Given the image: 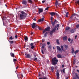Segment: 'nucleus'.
<instances>
[{
	"instance_id": "423d86ee",
	"label": "nucleus",
	"mask_w": 79,
	"mask_h": 79,
	"mask_svg": "<svg viewBox=\"0 0 79 79\" xmlns=\"http://www.w3.org/2000/svg\"><path fill=\"white\" fill-rule=\"evenodd\" d=\"M55 5L56 6V8H58V6H59V5H61V4L60 3H59L58 1L57 0H56Z\"/></svg>"
},
{
	"instance_id": "bf43d9fd",
	"label": "nucleus",
	"mask_w": 79,
	"mask_h": 79,
	"mask_svg": "<svg viewBox=\"0 0 79 79\" xmlns=\"http://www.w3.org/2000/svg\"><path fill=\"white\" fill-rule=\"evenodd\" d=\"M77 35H75V39H76V38H77Z\"/></svg>"
},
{
	"instance_id": "de8ad7c7",
	"label": "nucleus",
	"mask_w": 79,
	"mask_h": 79,
	"mask_svg": "<svg viewBox=\"0 0 79 79\" xmlns=\"http://www.w3.org/2000/svg\"><path fill=\"white\" fill-rule=\"evenodd\" d=\"M34 48V46H31V49H33Z\"/></svg>"
},
{
	"instance_id": "69168bd1",
	"label": "nucleus",
	"mask_w": 79,
	"mask_h": 79,
	"mask_svg": "<svg viewBox=\"0 0 79 79\" xmlns=\"http://www.w3.org/2000/svg\"><path fill=\"white\" fill-rule=\"evenodd\" d=\"M39 79H43V78H41V77H40L39 78Z\"/></svg>"
},
{
	"instance_id": "37998d69",
	"label": "nucleus",
	"mask_w": 79,
	"mask_h": 79,
	"mask_svg": "<svg viewBox=\"0 0 79 79\" xmlns=\"http://www.w3.org/2000/svg\"><path fill=\"white\" fill-rule=\"evenodd\" d=\"M28 1L30 2V3H32V1L31 0H28Z\"/></svg>"
},
{
	"instance_id": "09e8293b",
	"label": "nucleus",
	"mask_w": 79,
	"mask_h": 79,
	"mask_svg": "<svg viewBox=\"0 0 79 79\" xmlns=\"http://www.w3.org/2000/svg\"><path fill=\"white\" fill-rule=\"evenodd\" d=\"M47 45H50V43L49 42H47Z\"/></svg>"
},
{
	"instance_id": "20e7f679",
	"label": "nucleus",
	"mask_w": 79,
	"mask_h": 79,
	"mask_svg": "<svg viewBox=\"0 0 79 79\" xmlns=\"http://www.w3.org/2000/svg\"><path fill=\"white\" fill-rule=\"evenodd\" d=\"M56 26H55V28L52 29V31L50 32V34L51 35H53V33L55 32V31H56Z\"/></svg>"
},
{
	"instance_id": "a19ab883",
	"label": "nucleus",
	"mask_w": 79,
	"mask_h": 79,
	"mask_svg": "<svg viewBox=\"0 0 79 79\" xmlns=\"http://www.w3.org/2000/svg\"><path fill=\"white\" fill-rule=\"evenodd\" d=\"M31 35H34V33L32 32H31Z\"/></svg>"
},
{
	"instance_id": "b1692460",
	"label": "nucleus",
	"mask_w": 79,
	"mask_h": 79,
	"mask_svg": "<svg viewBox=\"0 0 79 79\" xmlns=\"http://www.w3.org/2000/svg\"><path fill=\"white\" fill-rule=\"evenodd\" d=\"M51 71H52V72H53V71H54V67L53 66L51 67Z\"/></svg>"
},
{
	"instance_id": "0e129e2a",
	"label": "nucleus",
	"mask_w": 79,
	"mask_h": 79,
	"mask_svg": "<svg viewBox=\"0 0 79 79\" xmlns=\"http://www.w3.org/2000/svg\"><path fill=\"white\" fill-rule=\"evenodd\" d=\"M73 79H77V78H76V77H73Z\"/></svg>"
},
{
	"instance_id": "a878e982",
	"label": "nucleus",
	"mask_w": 79,
	"mask_h": 79,
	"mask_svg": "<svg viewBox=\"0 0 79 79\" xmlns=\"http://www.w3.org/2000/svg\"><path fill=\"white\" fill-rule=\"evenodd\" d=\"M56 42L57 44H60V42L58 39L56 40Z\"/></svg>"
},
{
	"instance_id": "ea45409f",
	"label": "nucleus",
	"mask_w": 79,
	"mask_h": 79,
	"mask_svg": "<svg viewBox=\"0 0 79 79\" xmlns=\"http://www.w3.org/2000/svg\"><path fill=\"white\" fill-rule=\"evenodd\" d=\"M50 8V7H46L45 9V10H48L49 8Z\"/></svg>"
},
{
	"instance_id": "cd10ccee",
	"label": "nucleus",
	"mask_w": 79,
	"mask_h": 79,
	"mask_svg": "<svg viewBox=\"0 0 79 79\" xmlns=\"http://www.w3.org/2000/svg\"><path fill=\"white\" fill-rule=\"evenodd\" d=\"M9 42L11 44H13V43H14V41H9Z\"/></svg>"
},
{
	"instance_id": "6e6d98bb",
	"label": "nucleus",
	"mask_w": 79,
	"mask_h": 79,
	"mask_svg": "<svg viewBox=\"0 0 79 79\" xmlns=\"http://www.w3.org/2000/svg\"><path fill=\"white\" fill-rule=\"evenodd\" d=\"M42 2L43 3H44V2H45V0L42 1Z\"/></svg>"
},
{
	"instance_id": "e433bc0d",
	"label": "nucleus",
	"mask_w": 79,
	"mask_h": 79,
	"mask_svg": "<svg viewBox=\"0 0 79 79\" xmlns=\"http://www.w3.org/2000/svg\"><path fill=\"white\" fill-rule=\"evenodd\" d=\"M68 15H69L68 12H67L66 13V15H65L66 17H68Z\"/></svg>"
},
{
	"instance_id": "473e14b6",
	"label": "nucleus",
	"mask_w": 79,
	"mask_h": 79,
	"mask_svg": "<svg viewBox=\"0 0 79 79\" xmlns=\"http://www.w3.org/2000/svg\"><path fill=\"white\" fill-rule=\"evenodd\" d=\"M57 50H61V48H60L59 46L57 47Z\"/></svg>"
},
{
	"instance_id": "338daca9",
	"label": "nucleus",
	"mask_w": 79,
	"mask_h": 79,
	"mask_svg": "<svg viewBox=\"0 0 79 79\" xmlns=\"http://www.w3.org/2000/svg\"><path fill=\"white\" fill-rule=\"evenodd\" d=\"M77 72H78L79 73V70H77Z\"/></svg>"
},
{
	"instance_id": "a18cd8bd",
	"label": "nucleus",
	"mask_w": 79,
	"mask_h": 79,
	"mask_svg": "<svg viewBox=\"0 0 79 79\" xmlns=\"http://www.w3.org/2000/svg\"><path fill=\"white\" fill-rule=\"evenodd\" d=\"M76 3H77V4H78V5H79V0L78 1H77L76 2Z\"/></svg>"
},
{
	"instance_id": "6ab92c4d",
	"label": "nucleus",
	"mask_w": 79,
	"mask_h": 79,
	"mask_svg": "<svg viewBox=\"0 0 79 79\" xmlns=\"http://www.w3.org/2000/svg\"><path fill=\"white\" fill-rule=\"evenodd\" d=\"M36 27H37V28H38L39 30H42V28L41 27H39L38 26H36Z\"/></svg>"
},
{
	"instance_id": "e2e57ef3",
	"label": "nucleus",
	"mask_w": 79,
	"mask_h": 79,
	"mask_svg": "<svg viewBox=\"0 0 79 79\" xmlns=\"http://www.w3.org/2000/svg\"><path fill=\"white\" fill-rule=\"evenodd\" d=\"M57 68H58V67H57V66H56L55 67V69H57Z\"/></svg>"
},
{
	"instance_id": "4468645a",
	"label": "nucleus",
	"mask_w": 79,
	"mask_h": 79,
	"mask_svg": "<svg viewBox=\"0 0 79 79\" xmlns=\"http://www.w3.org/2000/svg\"><path fill=\"white\" fill-rule=\"evenodd\" d=\"M22 4L23 5H26L27 4V1L26 0H23V1L22 2Z\"/></svg>"
},
{
	"instance_id": "864d4df0",
	"label": "nucleus",
	"mask_w": 79,
	"mask_h": 79,
	"mask_svg": "<svg viewBox=\"0 0 79 79\" xmlns=\"http://www.w3.org/2000/svg\"><path fill=\"white\" fill-rule=\"evenodd\" d=\"M45 42V39H43L42 40V42Z\"/></svg>"
},
{
	"instance_id": "9b49d317",
	"label": "nucleus",
	"mask_w": 79,
	"mask_h": 79,
	"mask_svg": "<svg viewBox=\"0 0 79 79\" xmlns=\"http://www.w3.org/2000/svg\"><path fill=\"white\" fill-rule=\"evenodd\" d=\"M36 23H33L32 25V27L33 29H34L35 27H36V26H37V25H36Z\"/></svg>"
},
{
	"instance_id": "ddd939ff",
	"label": "nucleus",
	"mask_w": 79,
	"mask_h": 79,
	"mask_svg": "<svg viewBox=\"0 0 79 79\" xmlns=\"http://www.w3.org/2000/svg\"><path fill=\"white\" fill-rule=\"evenodd\" d=\"M57 57L58 58H62L63 56L60 54H58L57 55Z\"/></svg>"
},
{
	"instance_id": "f8f14e48",
	"label": "nucleus",
	"mask_w": 79,
	"mask_h": 79,
	"mask_svg": "<svg viewBox=\"0 0 79 79\" xmlns=\"http://www.w3.org/2000/svg\"><path fill=\"white\" fill-rule=\"evenodd\" d=\"M49 14L50 15H51V16L53 17V16L55 15V12H50L49 13Z\"/></svg>"
},
{
	"instance_id": "0eeeda50",
	"label": "nucleus",
	"mask_w": 79,
	"mask_h": 79,
	"mask_svg": "<svg viewBox=\"0 0 79 79\" xmlns=\"http://www.w3.org/2000/svg\"><path fill=\"white\" fill-rule=\"evenodd\" d=\"M25 58H30L31 57V56L29 54L25 53Z\"/></svg>"
},
{
	"instance_id": "603ef678",
	"label": "nucleus",
	"mask_w": 79,
	"mask_h": 79,
	"mask_svg": "<svg viewBox=\"0 0 79 79\" xmlns=\"http://www.w3.org/2000/svg\"><path fill=\"white\" fill-rule=\"evenodd\" d=\"M76 27H77V28H78V27H79V24L78 25H77V26H76Z\"/></svg>"
},
{
	"instance_id": "13d9d810",
	"label": "nucleus",
	"mask_w": 79,
	"mask_h": 79,
	"mask_svg": "<svg viewBox=\"0 0 79 79\" xmlns=\"http://www.w3.org/2000/svg\"><path fill=\"white\" fill-rule=\"evenodd\" d=\"M77 14L74 13V14H73V16H76V15Z\"/></svg>"
},
{
	"instance_id": "412c9836",
	"label": "nucleus",
	"mask_w": 79,
	"mask_h": 79,
	"mask_svg": "<svg viewBox=\"0 0 79 79\" xmlns=\"http://www.w3.org/2000/svg\"><path fill=\"white\" fill-rule=\"evenodd\" d=\"M34 59H33V61H37V57H34Z\"/></svg>"
},
{
	"instance_id": "f3484780",
	"label": "nucleus",
	"mask_w": 79,
	"mask_h": 79,
	"mask_svg": "<svg viewBox=\"0 0 79 79\" xmlns=\"http://www.w3.org/2000/svg\"><path fill=\"white\" fill-rule=\"evenodd\" d=\"M10 55L12 57L15 58V54H14L12 52H11L10 53Z\"/></svg>"
},
{
	"instance_id": "f03ea898",
	"label": "nucleus",
	"mask_w": 79,
	"mask_h": 79,
	"mask_svg": "<svg viewBox=\"0 0 79 79\" xmlns=\"http://www.w3.org/2000/svg\"><path fill=\"white\" fill-rule=\"evenodd\" d=\"M58 62V60L56 59V57H54L52 59V65H56Z\"/></svg>"
},
{
	"instance_id": "9d476101",
	"label": "nucleus",
	"mask_w": 79,
	"mask_h": 79,
	"mask_svg": "<svg viewBox=\"0 0 79 79\" xmlns=\"http://www.w3.org/2000/svg\"><path fill=\"white\" fill-rule=\"evenodd\" d=\"M57 52L58 53H62L63 52H64V50H57Z\"/></svg>"
},
{
	"instance_id": "f704fd0d",
	"label": "nucleus",
	"mask_w": 79,
	"mask_h": 79,
	"mask_svg": "<svg viewBox=\"0 0 79 79\" xmlns=\"http://www.w3.org/2000/svg\"><path fill=\"white\" fill-rule=\"evenodd\" d=\"M55 15H56V16H57V17H59V16H59V15L56 12L55 13Z\"/></svg>"
},
{
	"instance_id": "49530a36",
	"label": "nucleus",
	"mask_w": 79,
	"mask_h": 79,
	"mask_svg": "<svg viewBox=\"0 0 79 79\" xmlns=\"http://www.w3.org/2000/svg\"><path fill=\"white\" fill-rule=\"evenodd\" d=\"M68 40L69 42H70L71 41V38H69Z\"/></svg>"
},
{
	"instance_id": "6e6552de",
	"label": "nucleus",
	"mask_w": 79,
	"mask_h": 79,
	"mask_svg": "<svg viewBox=\"0 0 79 79\" xmlns=\"http://www.w3.org/2000/svg\"><path fill=\"white\" fill-rule=\"evenodd\" d=\"M56 76L57 77V79H60V71L59 70H57Z\"/></svg>"
},
{
	"instance_id": "c9c22d12",
	"label": "nucleus",
	"mask_w": 79,
	"mask_h": 79,
	"mask_svg": "<svg viewBox=\"0 0 79 79\" xmlns=\"http://www.w3.org/2000/svg\"><path fill=\"white\" fill-rule=\"evenodd\" d=\"M74 50H72V53H73V55H74Z\"/></svg>"
},
{
	"instance_id": "39448f33",
	"label": "nucleus",
	"mask_w": 79,
	"mask_h": 79,
	"mask_svg": "<svg viewBox=\"0 0 79 79\" xmlns=\"http://www.w3.org/2000/svg\"><path fill=\"white\" fill-rule=\"evenodd\" d=\"M50 27H47L46 28H45L44 30V31L43 32V34H44L45 32H46V31H50Z\"/></svg>"
},
{
	"instance_id": "1a4fd4ad",
	"label": "nucleus",
	"mask_w": 79,
	"mask_h": 79,
	"mask_svg": "<svg viewBox=\"0 0 79 79\" xmlns=\"http://www.w3.org/2000/svg\"><path fill=\"white\" fill-rule=\"evenodd\" d=\"M38 12H39V14H40L41 13H42L43 12V11L44 10H43V9L42 8H38Z\"/></svg>"
},
{
	"instance_id": "c85d7f7f",
	"label": "nucleus",
	"mask_w": 79,
	"mask_h": 79,
	"mask_svg": "<svg viewBox=\"0 0 79 79\" xmlns=\"http://www.w3.org/2000/svg\"><path fill=\"white\" fill-rule=\"evenodd\" d=\"M45 44H43L42 45V48L43 49H44L45 48Z\"/></svg>"
},
{
	"instance_id": "4d7b16f0",
	"label": "nucleus",
	"mask_w": 79,
	"mask_h": 79,
	"mask_svg": "<svg viewBox=\"0 0 79 79\" xmlns=\"http://www.w3.org/2000/svg\"><path fill=\"white\" fill-rule=\"evenodd\" d=\"M64 71H65V69H63L62 70V71H63V73H65Z\"/></svg>"
},
{
	"instance_id": "f257e3e1",
	"label": "nucleus",
	"mask_w": 79,
	"mask_h": 79,
	"mask_svg": "<svg viewBox=\"0 0 79 79\" xmlns=\"http://www.w3.org/2000/svg\"><path fill=\"white\" fill-rule=\"evenodd\" d=\"M20 18L21 19H25L26 18L27 16V13H25L23 11H22L20 12Z\"/></svg>"
},
{
	"instance_id": "2eb2a0df",
	"label": "nucleus",
	"mask_w": 79,
	"mask_h": 79,
	"mask_svg": "<svg viewBox=\"0 0 79 79\" xmlns=\"http://www.w3.org/2000/svg\"><path fill=\"white\" fill-rule=\"evenodd\" d=\"M75 32V29H71L70 31V32L71 33V34H72V33H74Z\"/></svg>"
},
{
	"instance_id": "72a5a7b5",
	"label": "nucleus",
	"mask_w": 79,
	"mask_h": 79,
	"mask_svg": "<svg viewBox=\"0 0 79 79\" xmlns=\"http://www.w3.org/2000/svg\"><path fill=\"white\" fill-rule=\"evenodd\" d=\"M53 17L52 16L51 17V22H52L53 21Z\"/></svg>"
},
{
	"instance_id": "7c9ffc66",
	"label": "nucleus",
	"mask_w": 79,
	"mask_h": 79,
	"mask_svg": "<svg viewBox=\"0 0 79 79\" xmlns=\"http://www.w3.org/2000/svg\"><path fill=\"white\" fill-rule=\"evenodd\" d=\"M64 48H65L67 49L68 48V46L67 45H64Z\"/></svg>"
},
{
	"instance_id": "5fc2aeb1",
	"label": "nucleus",
	"mask_w": 79,
	"mask_h": 79,
	"mask_svg": "<svg viewBox=\"0 0 79 79\" xmlns=\"http://www.w3.org/2000/svg\"><path fill=\"white\" fill-rule=\"evenodd\" d=\"M60 26V24H57V27H59V26Z\"/></svg>"
},
{
	"instance_id": "c03bdc74",
	"label": "nucleus",
	"mask_w": 79,
	"mask_h": 79,
	"mask_svg": "<svg viewBox=\"0 0 79 79\" xmlns=\"http://www.w3.org/2000/svg\"><path fill=\"white\" fill-rule=\"evenodd\" d=\"M35 52L34 53V54L33 55L34 56V58H35L36 57V55H35Z\"/></svg>"
},
{
	"instance_id": "a211bd4d",
	"label": "nucleus",
	"mask_w": 79,
	"mask_h": 79,
	"mask_svg": "<svg viewBox=\"0 0 79 79\" xmlns=\"http://www.w3.org/2000/svg\"><path fill=\"white\" fill-rule=\"evenodd\" d=\"M67 39H68V38L66 36H64L63 38V40H67Z\"/></svg>"
},
{
	"instance_id": "aec40b11",
	"label": "nucleus",
	"mask_w": 79,
	"mask_h": 79,
	"mask_svg": "<svg viewBox=\"0 0 79 79\" xmlns=\"http://www.w3.org/2000/svg\"><path fill=\"white\" fill-rule=\"evenodd\" d=\"M25 41H27L28 40V38L27 36H25L24 38Z\"/></svg>"
},
{
	"instance_id": "79ce46f5",
	"label": "nucleus",
	"mask_w": 79,
	"mask_h": 79,
	"mask_svg": "<svg viewBox=\"0 0 79 79\" xmlns=\"http://www.w3.org/2000/svg\"><path fill=\"white\" fill-rule=\"evenodd\" d=\"M73 41H74V40H73V39H72L70 41V43H71V44H72L73 43Z\"/></svg>"
},
{
	"instance_id": "052dcab7",
	"label": "nucleus",
	"mask_w": 79,
	"mask_h": 79,
	"mask_svg": "<svg viewBox=\"0 0 79 79\" xmlns=\"http://www.w3.org/2000/svg\"><path fill=\"white\" fill-rule=\"evenodd\" d=\"M15 38H16H16H17V37H18V35H15Z\"/></svg>"
},
{
	"instance_id": "bb28decb",
	"label": "nucleus",
	"mask_w": 79,
	"mask_h": 79,
	"mask_svg": "<svg viewBox=\"0 0 79 79\" xmlns=\"http://www.w3.org/2000/svg\"><path fill=\"white\" fill-rule=\"evenodd\" d=\"M44 51H46V50H41V53L42 54H44Z\"/></svg>"
},
{
	"instance_id": "58836bf2",
	"label": "nucleus",
	"mask_w": 79,
	"mask_h": 79,
	"mask_svg": "<svg viewBox=\"0 0 79 79\" xmlns=\"http://www.w3.org/2000/svg\"><path fill=\"white\" fill-rule=\"evenodd\" d=\"M9 39L10 40H13V37H12V36H11L10 38H9Z\"/></svg>"
},
{
	"instance_id": "5701e85b",
	"label": "nucleus",
	"mask_w": 79,
	"mask_h": 79,
	"mask_svg": "<svg viewBox=\"0 0 79 79\" xmlns=\"http://www.w3.org/2000/svg\"><path fill=\"white\" fill-rule=\"evenodd\" d=\"M51 24H52V26L53 27V26H55V23L54 22H53V21L51 22Z\"/></svg>"
},
{
	"instance_id": "c756f323",
	"label": "nucleus",
	"mask_w": 79,
	"mask_h": 79,
	"mask_svg": "<svg viewBox=\"0 0 79 79\" xmlns=\"http://www.w3.org/2000/svg\"><path fill=\"white\" fill-rule=\"evenodd\" d=\"M52 46H51V45H50L48 46V48H49V49L52 50Z\"/></svg>"
},
{
	"instance_id": "393cba45",
	"label": "nucleus",
	"mask_w": 79,
	"mask_h": 79,
	"mask_svg": "<svg viewBox=\"0 0 79 79\" xmlns=\"http://www.w3.org/2000/svg\"><path fill=\"white\" fill-rule=\"evenodd\" d=\"M78 52H79L78 50H77L75 51L74 53V54H75V55H76V53H78Z\"/></svg>"
},
{
	"instance_id": "3c124183",
	"label": "nucleus",
	"mask_w": 79,
	"mask_h": 79,
	"mask_svg": "<svg viewBox=\"0 0 79 79\" xmlns=\"http://www.w3.org/2000/svg\"><path fill=\"white\" fill-rule=\"evenodd\" d=\"M61 47L62 50H63V46L61 45Z\"/></svg>"
},
{
	"instance_id": "4c0bfd02",
	"label": "nucleus",
	"mask_w": 79,
	"mask_h": 79,
	"mask_svg": "<svg viewBox=\"0 0 79 79\" xmlns=\"http://www.w3.org/2000/svg\"><path fill=\"white\" fill-rule=\"evenodd\" d=\"M14 62H16V61H17V60L16 59H14L13 60Z\"/></svg>"
},
{
	"instance_id": "7ed1b4c3",
	"label": "nucleus",
	"mask_w": 79,
	"mask_h": 79,
	"mask_svg": "<svg viewBox=\"0 0 79 79\" xmlns=\"http://www.w3.org/2000/svg\"><path fill=\"white\" fill-rule=\"evenodd\" d=\"M2 19L4 20V22L3 21V25L4 26H6V24H7V23H8V22H7V21L6 20H8L7 19H6L5 18V16H4Z\"/></svg>"
},
{
	"instance_id": "774afa93",
	"label": "nucleus",
	"mask_w": 79,
	"mask_h": 79,
	"mask_svg": "<svg viewBox=\"0 0 79 79\" xmlns=\"http://www.w3.org/2000/svg\"><path fill=\"white\" fill-rule=\"evenodd\" d=\"M77 77V79H79V76Z\"/></svg>"
},
{
	"instance_id": "680f3d73",
	"label": "nucleus",
	"mask_w": 79,
	"mask_h": 79,
	"mask_svg": "<svg viewBox=\"0 0 79 79\" xmlns=\"http://www.w3.org/2000/svg\"><path fill=\"white\" fill-rule=\"evenodd\" d=\"M43 79H47V77H44L43 78Z\"/></svg>"
},
{
	"instance_id": "dca6fc26",
	"label": "nucleus",
	"mask_w": 79,
	"mask_h": 79,
	"mask_svg": "<svg viewBox=\"0 0 79 79\" xmlns=\"http://www.w3.org/2000/svg\"><path fill=\"white\" fill-rule=\"evenodd\" d=\"M44 20V18H42V19H41L39 20L38 22L39 23H40V22H41V21H42V22H43Z\"/></svg>"
},
{
	"instance_id": "8fccbe9b",
	"label": "nucleus",
	"mask_w": 79,
	"mask_h": 79,
	"mask_svg": "<svg viewBox=\"0 0 79 79\" xmlns=\"http://www.w3.org/2000/svg\"><path fill=\"white\" fill-rule=\"evenodd\" d=\"M31 46H33L34 45V44L32 43H31V44H30Z\"/></svg>"
},
{
	"instance_id": "4be33fe9",
	"label": "nucleus",
	"mask_w": 79,
	"mask_h": 79,
	"mask_svg": "<svg viewBox=\"0 0 79 79\" xmlns=\"http://www.w3.org/2000/svg\"><path fill=\"white\" fill-rule=\"evenodd\" d=\"M66 30H67V31H69V29H71V28L69 27H67L65 28Z\"/></svg>"
},
{
	"instance_id": "2f4dec72",
	"label": "nucleus",
	"mask_w": 79,
	"mask_h": 79,
	"mask_svg": "<svg viewBox=\"0 0 79 79\" xmlns=\"http://www.w3.org/2000/svg\"><path fill=\"white\" fill-rule=\"evenodd\" d=\"M48 34V33L47 32H46L44 34V37H47V35Z\"/></svg>"
}]
</instances>
